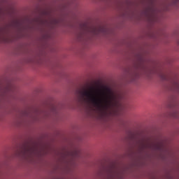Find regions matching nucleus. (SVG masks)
I'll return each instance as SVG.
<instances>
[{
	"mask_svg": "<svg viewBox=\"0 0 179 179\" xmlns=\"http://www.w3.org/2000/svg\"><path fill=\"white\" fill-rule=\"evenodd\" d=\"M100 96L94 94V88L85 89L80 91V94L85 101L92 103L96 108H108V107H118L122 95L120 92H115L111 88L103 87V90H99Z\"/></svg>",
	"mask_w": 179,
	"mask_h": 179,
	"instance_id": "f257e3e1",
	"label": "nucleus"
},
{
	"mask_svg": "<svg viewBox=\"0 0 179 179\" xmlns=\"http://www.w3.org/2000/svg\"><path fill=\"white\" fill-rule=\"evenodd\" d=\"M121 174H122V172H121V170L115 164L103 168L98 173L99 177H107V178H120Z\"/></svg>",
	"mask_w": 179,
	"mask_h": 179,
	"instance_id": "f03ea898",
	"label": "nucleus"
},
{
	"mask_svg": "<svg viewBox=\"0 0 179 179\" xmlns=\"http://www.w3.org/2000/svg\"><path fill=\"white\" fill-rule=\"evenodd\" d=\"M157 14V8H156L155 3L153 2L149 4L144 10V15L151 20H152V19H155L156 17Z\"/></svg>",
	"mask_w": 179,
	"mask_h": 179,
	"instance_id": "7ed1b4c3",
	"label": "nucleus"
},
{
	"mask_svg": "<svg viewBox=\"0 0 179 179\" xmlns=\"http://www.w3.org/2000/svg\"><path fill=\"white\" fill-rule=\"evenodd\" d=\"M89 31V28H87V25L86 24H81L80 25V34L79 37L80 38H83L85 37V34Z\"/></svg>",
	"mask_w": 179,
	"mask_h": 179,
	"instance_id": "20e7f679",
	"label": "nucleus"
},
{
	"mask_svg": "<svg viewBox=\"0 0 179 179\" xmlns=\"http://www.w3.org/2000/svg\"><path fill=\"white\" fill-rule=\"evenodd\" d=\"M105 28L100 27L99 28L93 27L90 31L92 34H99V33H103L104 31Z\"/></svg>",
	"mask_w": 179,
	"mask_h": 179,
	"instance_id": "39448f33",
	"label": "nucleus"
},
{
	"mask_svg": "<svg viewBox=\"0 0 179 179\" xmlns=\"http://www.w3.org/2000/svg\"><path fill=\"white\" fill-rule=\"evenodd\" d=\"M72 157H80V150H76L71 153Z\"/></svg>",
	"mask_w": 179,
	"mask_h": 179,
	"instance_id": "423d86ee",
	"label": "nucleus"
},
{
	"mask_svg": "<svg viewBox=\"0 0 179 179\" xmlns=\"http://www.w3.org/2000/svg\"><path fill=\"white\" fill-rule=\"evenodd\" d=\"M160 78L162 80H169V77L164 73L160 74Z\"/></svg>",
	"mask_w": 179,
	"mask_h": 179,
	"instance_id": "0eeeda50",
	"label": "nucleus"
},
{
	"mask_svg": "<svg viewBox=\"0 0 179 179\" xmlns=\"http://www.w3.org/2000/svg\"><path fill=\"white\" fill-rule=\"evenodd\" d=\"M30 148H24V150H22V155H27V153H29V152H30Z\"/></svg>",
	"mask_w": 179,
	"mask_h": 179,
	"instance_id": "6e6552de",
	"label": "nucleus"
},
{
	"mask_svg": "<svg viewBox=\"0 0 179 179\" xmlns=\"http://www.w3.org/2000/svg\"><path fill=\"white\" fill-rule=\"evenodd\" d=\"M12 87H8V92H10V91L12 90Z\"/></svg>",
	"mask_w": 179,
	"mask_h": 179,
	"instance_id": "1a4fd4ad",
	"label": "nucleus"
},
{
	"mask_svg": "<svg viewBox=\"0 0 179 179\" xmlns=\"http://www.w3.org/2000/svg\"><path fill=\"white\" fill-rule=\"evenodd\" d=\"M178 44L179 45V41H178Z\"/></svg>",
	"mask_w": 179,
	"mask_h": 179,
	"instance_id": "9d476101",
	"label": "nucleus"
}]
</instances>
